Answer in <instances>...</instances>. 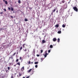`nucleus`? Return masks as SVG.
<instances>
[{"mask_svg":"<svg viewBox=\"0 0 78 78\" xmlns=\"http://www.w3.org/2000/svg\"><path fill=\"white\" fill-rule=\"evenodd\" d=\"M34 69H30L29 70H28L27 71V72L28 73H29L30 72H32V74H33V73H34Z\"/></svg>","mask_w":78,"mask_h":78,"instance_id":"1","label":"nucleus"},{"mask_svg":"<svg viewBox=\"0 0 78 78\" xmlns=\"http://www.w3.org/2000/svg\"><path fill=\"white\" fill-rule=\"evenodd\" d=\"M73 9H74V10L76 11V12H78V9H77V7H74L73 8Z\"/></svg>","mask_w":78,"mask_h":78,"instance_id":"2","label":"nucleus"},{"mask_svg":"<svg viewBox=\"0 0 78 78\" xmlns=\"http://www.w3.org/2000/svg\"><path fill=\"white\" fill-rule=\"evenodd\" d=\"M55 11H56V9H54L53 11L52 12L51 14V15L53 16V12H55Z\"/></svg>","mask_w":78,"mask_h":78,"instance_id":"3","label":"nucleus"},{"mask_svg":"<svg viewBox=\"0 0 78 78\" xmlns=\"http://www.w3.org/2000/svg\"><path fill=\"white\" fill-rule=\"evenodd\" d=\"M21 70L22 72H23V71L24 70V67L23 66V67L21 68Z\"/></svg>","mask_w":78,"mask_h":78,"instance_id":"4","label":"nucleus"},{"mask_svg":"<svg viewBox=\"0 0 78 78\" xmlns=\"http://www.w3.org/2000/svg\"><path fill=\"white\" fill-rule=\"evenodd\" d=\"M48 55V54H44V57L45 58H46L47 57V55Z\"/></svg>","mask_w":78,"mask_h":78,"instance_id":"5","label":"nucleus"},{"mask_svg":"<svg viewBox=\"0 0 78 78\" xmlns=\"http://www.w3.org/2000/svg\"><path fill=\"white\" fill-rule=\"evenodd\" d=\"M53 41H54V42H55V41H56V38H54L53 39Z\"/></svg>","mask_w":78,"mask_h":78,"instance_id":"6","label":"nucleus"},{"mask_svg":"<svg viewBox=\"0 0 78 78\" xmlns=\"http://www.w3.org/2000/svg\"><path fill=\"white\" fill-rule=\"evenodd\" d=\"M55 27H57V28H58L59 27V25L58 24H57L55 26Z\"/></svg>","mask_w":78,"mask_h":78,"instance_id":"7","label":"nucleus"},{"mask_svg":"<svg viewBox=\"0 0 78 78\" xmlns=\"http://www.w3.org/2000/svg\"><path fill=\"white\" fill-rule=\"evenodd\" d=\"M58 34H61V31L59 30V31H58Z\"/></svg>","mask_w":78,"mask_h":78,"instance_id":"8","label":"nucleus"},{"mask_svg":"<svg viewBox=\"0 0 78 78\" xmlns=\"http://www.w3.org/2000/svg\"><path fill=\"white\" fill-rule=\"evenodd\" d=\"M62 27L63 28H65V27H66V25L64 24H63L62 25Z\"/></svg>","mask_w":78,"mask_h":78,"instance_id":"9","label":"nucleus"},{"mask_svg":"<svg viewBox=\"0 0 78 78\" xmlns=\"http://www.w3.org/2000/svg\"><path fill=\"white\" fill-rule=\"evenodd\" d=\"M22 47H21L20 48V49L19 50L20 51H21L22 50Z\"/></svg>","mask_w":78,"mask_h":78,"instance_id":"10","label":"nucleus"},{"mask_svg":"<svg viewBox=\"0 0 78 78\" xmlns=\"http://www.w3.org/2000/svg\"><path fill=\"white\" fill-rule=\"evenodd\" d=\"M42 42L43 44H44L45 42V41L44 40H43Z\"/></svg>","mask_w":78,"mask_h":78,"instance_id":"11","label":"nucleus"},{"mask_svg":"<svg viewBox=\"0 0 78 78\" xmlns=\"http://www.w3.org/2000/svg\"><path fill=\"white\" fill-rule=\"evenodd\" d=\"M62 2L63 3H65V0H62Z\"/></svg>","mask_w":78,"mask_h":78,"instance_id":"12","label":"nucleus"},{"mask_svg":"<svg viewBox=\"0 0 78 78\" xmlns=\"http://www.w3.org/2000/svg\"><path fill=\"white\" fill-rule=\"evenodd\" d=\"M11 11H14V8H13L11 7Z\"/></svg>","mask_w":78,"mask_h":78,"instance_id":"13","label":"nucleus"},{"mask_svg":"<svg viewBox=\"0 0 78 78\" xmlns=\"http://www.w3.org/2000/svg\"><path fill=\"white\" fill-rule=\"evenodd\" d=\"M17 65H18V66H20V62H19L18 63H17Z\"/></svg>","mask_w":78,"mask_h":78,"instance_id":"14","label":"nucleus"},{"mask_svg":"<svg viewBox=\"0 0 78 78\" xmlns=\"http://www.w3.org/2000/svg\"><path fill=\"white\" fill-rule=\"evenodd\" d=\"M18 2V3L20 4V3H21V2H20V0H19Z\"/></svg>","mask_w":78,"mask_h":78,"instance_id":"15","label":"nucleus"},{"mask_svg":"<svg viewBox=\"0 0 78 78\" xmlns=\"http://www.w3.org/2000/svg\"><path fill=\"white\" fill-rule=\"evenodd\" d=\"M50 47L51 48H53V45H50Z\"/></svg>","mask_w":78,"mask_h":78,"instance_id":"16","label":"nucleus"},{"mask_svg":"<svg viewBox=\"0 0 78 78\" xmlns=\"http://www.w3.org/2000/svg\"><path fill=\"white\" fill-rule=\"evenodd\" d=\"M16 52H15L14 54H13V55H12V56H14V55H16Z\"/></svg>","mask_w":78,"mask_h":78,"instance_id":"17","label":"nucleus"},{"mask_svg":"<svg viewBox=\"0 0 78 78\" xmlns=\"http://www.w3.org/2000/svg\"><path fill=\"white\" fill-rule=\"evenodd\" d=\"M58 42H59V41H60V39H59V38H58Z\"/></svg>","mask_w":78,"mask_h":78,"instance_id":"18","label":"nucleus"},{"mask_svg":"<svg viewBox=\"0 0 78 78\" xmlns=\"http://www.w3.org/2000/svg\"><path fill=\"white\" fill-rule=\"evenodd\" d=\"M5 3L6 5H7V4H8V2H7V1H5Z\"/></svg>","mask_w":78,"mask_h":78,"instance_id":"19","label":"nucleus"},{"mask_svg":"<svg viewBox=\"0 0 78 78\" xmlns=\"http://www.w3.org/2000/svg\"><path fill=\"white\" fill-rule=\"evenodd\" d=\"M24 20L25 22H27V21H28V20L27 18H26Z\"/></svg>","mask_w":78,"mask_h":78,"instance_id":"20","label":"nucleus"},{"mask_svg":"<svg viewBox=\"0 0 78 78\" xmlns=\"http://www.w3.org/2000/svg\"><path fill=\"white\" fill-rule=\"evenodd\" d=\"M25 44H23V48H24L25 47Z\"/></svg>","mask_w":78,"mask_h":78,"instance_id":"21","label":"nucleus"},{"mask_svg":"<svg viewBox=\"0 0 78 78\" xmlns=\"http://www.w3.org/2000/svg\"><path fill=\"white\" fill-rule=\"evenodd\" d=\"M35 64H38V62H35L34 63Z\"/></svg>","mask_w":78,"mask_h":78,"instance_id":"22","label":"nucleus"},{"mask_svg":"<svg viewBox=\"0 0 78 78\" xmlns=\"http://www.w3.org/2000/svg\"><path fill=\"white\" fill-rule=\"evenodd\" d=\"M22 75V73H19V76H20Z\"/></svg>","mask_w":78,"mask_h":78,"instance_id":"23","label":"nucleus"},{"mask_svg":"<svg viewBox=\"0 0 78 78\" xmlns=\"http://www.w3.org/2000/svg\"><path fill=\"white\" fill-rule=\"evenodd\" d=\"M9 64H10V65H13V63H9Z\"/></svg>","mask_w":78,"mask_h":78,"instance_id":"24","label":"nucleus"},{"mask_svg":"<svg viewBox=\"0 0 78 78\" xmlns=\"http://www.w3.org/2000/svg\"><path fill=\"white\" fill-rule=\"evenodd\" d=\"M4 10L5 12H6V9H4Z\"/></svg>","mask_w":78,"mask_h":78,"instance_id":"25","label":"nucleus"},{"mask_svg":"<svg viewBox=\"0 0 78 78\" xmlns=\"http://www.w3.org/2000/svg\"><path fill=\"white\" fill-rule=\"evenodd\" d=\"M35 67H36V68H37V65H36L35 66Z\"/></svg>","mask_w":78,"mask_h":78,"instance_id":"26","label":"nucleus"},{"mask_svg":"<svg viewBox=\"0 0 78 78\" xmlns=\"http://www.w3.org/2000/svg\"><path fill=\"white\" fill-rule=\"evenodd\" d=\"M8 70H9L10 69V68H9V67H7Z\"/></svg>","mask_w":78,"mask_h":78,"instance_id":"27","label":"nucleus"},{"mask_svg":"<svg viewBox=\"0 0 78 78\" xmlns=\"http://www.w3.org/2000/svg\"><path fill=\"white\" fill-rule=\"evenodd\" d=\"M60 11H61V12H62V9H61L60 10Z\"/></svg>","mask_w":78,"mask_h":78,"instance_id":"28","label":"nucleus"},{"mask_svg":"<svg viewBox=\"0 0 78 78\" xmlns=\"http://www.w3.org/2000/svg\"><path fill=\"white\" fill-rule=\"evenodd\" d=\"M47 51H46L45 52V54H46V53H47Z\"/></svg>","mask_w":78,"mask_h":78,"instance_id":"29","label":"nucleus"},{"mask_svg":"<svg viewBox=\"0 0 78 78\" xmlns=\"http://www.w3.org/2000/svg\"><path fill=\"white\" fill-rule=\"evenodd\" d=\"M37 57H39V56H40V55H37Z\"/></svg>","mask_w":78,"mask_h":78,"instance_id":"30","label":"nucleus"},{"mask_svg":"<svg viewBox=\"0 0 78 78\" xmlns=\"http://www.w3.org/2000/svg\"><path fill=\"white\" fill-rule=\"evenodd\" d=\"M21 59H22V57H20V60H21Z\"/></svg>","mask_w":78,"mask_h":78,"instance_id":"31","label":"nucleus"},{"mask_svg":"<svg viewBox=\"0 0 78 78\" xmlns=\"http://www.w3.org/2000/svg\"><path fill=\"white\" fill-rule=\"evenodd\" d=\"M24 51L25 52H27V49H25L24 50Z\"/></svg>","mask_w":78,"mask_h":78,"instance_id":"32","label":"nucleus"},{"mask_svg":"<svg viewBox=\"0 0 78 78\" xmlns=\"http://www.w3.org/2000/svg\"><path fill=\"white\" fill-rule=\"evenodd\" d=\"M19 61V59H17L16 60V62H18Z\"/></svg>","mask_w":78,"mask_h":78,"instance_id":"33","label":"nucleus"},{"mask_svg":"<svg viewBox=\"0 0 78 78\" xmlns=\"http://www.w3.org/2000/svg\"><path fill=\"white\" fill-rule=\"evenodd\" d=\"M9 10H11V8L10 7L8 8Z\"/></svg>","mask_w":78,"mask_h":78,"instance_id":"34","label":"nucleus"},{"mask_svg":"<svg viewBox=\"0 0 78 78\" xmlns=\"http://www.w3.org/2000/svg\"><path fill=\"white\" fill-rule=\"evenodd\" d=\"M42 52H43V50H41V53H42Z\"/></svg>","mask_w":78,"mask_h":78,"instance_id":"35","label":"nucleus"},{"mask_svg":"<svg viewBox=\"0 0 78 78\" xmlns=\"http://www.w3.org/2000/svg\"><path fill=\"white\" fill-rule=\"evenodd\" d=\"M30 62L29 61L28 63V64H30Z\"/></svg>","mask_w":78,"mask_h":78,"instance_id":"36","label":"nucleus"},{"mask_svg":"<svg viewBox=\"0 0 78 78\" xmlns=\"http://www.w3.org/2000/svg\"><path fill=\"white\" fill-rule=\"evenodd\" d=\"M3 13V12H0V14H2Z\"/></svg>","mask_w":78,"mask_h":78,"instance_id":"37","label":"nucleus"},{"mask_svg":"<svg viewBox=\"0 0 78 78\" xmlns=\"http://www.w3.org/2000/svg\"><path fill=\"white\" fill-rule=\"evenodd\" d=\"M48 53H50V50H49L48 51Z\"/></svg>","mask_w":78,"mask_h":78,"instance_id":"38","label":"nucleus"},{"mask_svg":"<svg viewBox=\"0 0 78 78\" xmlns=\"http://www.w3.org/2000/svg\"><path fill=\"white\" fill-rule=\"evenodd\" d=\"M30 78V76H29L26 77V78Z\"/></svg>","mask_w":78,"mask_h":78,"instance_id":"39","label":"nucleus"},{"mask_svg":"<svg viewBox=\"0 0 78 78\" xmlns=\"http://www.w3.org/2000/svg\"><path fill=\"white\" fill-rule=\"evenodd\" d=\"M10 17H11V18H12H12H13V16H10Z\"/></svg>","mask_w":78,"mask_h":78,"instance_id":"40","label":"nucleus"},{"mask_svg":"<svg viewBox=\"0 0 78 78\" xmlns=\"http://www.w3.org/2000/svg\"><path fill=\"white\" fill-rule=\"evenodd\" d=\"M29 8L30 9V10H31V9H32V8L29 7Z\"/></svg>","mask_w":78,"mask_h":78,"instance_id":"41","label":"nucleus"},{"mask_svg":"<svg viewBox=\"0 0 78 78\" xmlns=\"http://www.w3.org/2000/svg\"><path fill=\"white\" fill-rule=\"evenodd\" d=\"M56 12L57 13H58V10H57V11H56Z\"/></svg>","mask_w":78,"mask_h":78,"instance_id":"42","label":"nucleus"},{"mask_svg":"<svg viewBox=\"0 0 78 78\" xmlns=\"http://www.w3.org/2000/svg\"><path fill=\"white\" fill-rule=\"evenodd\" d=\"M11 59H12V55H11Z\"/></svg>","mask_w":78,"mask_h":78,"instance_id":"43","label":"nucleus"},{"mask_svg":"<svg viewBox=\"0 0 78 78\" xmlns=\"http://www.w3.org/2000/svg\"><path fill=\"white\" fill-rule=\"evenodd\" d=\"M2 78H4V76H2Z\"/></svg>","mask_w":78,"mask_h":78,"instance_id":"44","label":"nucleus"},{"mask_svg":"<svg viewBox=\"0 0 78 78\" xmlns=\"http://www.w3.org/2000/svg\"><path fill=\"white\" fill-rule=\"evenodd\" d=\"M14 67H16V65H14Z\"/></svg>","mask_w":78,"mask_h":78,"instance_id":"45","label":"nucleus"},{"mask_svg":"<svg viewBox=\"0 0 78 78\" xmlns=\"http://www.w3.org/2000/svg\"><path fill=\"white\" fill-rule=\"evenodd\" d=\"M3 1L4 2H5V0H3Z\"/></svg>","mask_w":78,"mask_h":78,"instance_id":"46","label":"nucleus"},{"mask_svg":"<svg viewBox=\"0 0 78 78\" xmlns=\"http://www.w3.org/2000/svg\"><path fill=\"white\" fill-rule=\"evenodd\" d=\"M11 57H9V59H11Z\"/></svg>","mask_w":78,"mask_h":78,"instance_id":"47","label":"nucleus"},{"mask_svg":"<svg viewBox=\"0 0 78 78\" xmlns=\"http://www.w3.org/2000/svg\"><path fill=\"white\" fill-rule=\"evenodd\" d=\"M16 55H18V52H17Z\"/></svg>","mask_w":78,"mask_h":78,"instance_id":"48","label":"nucleus"},{"mask_svg":"<svg viewBox=\"0 0 78 78\" xmlns=\"http://www.w3.org/2000/svg\"><path fill=\"white\" fill-rule=\"evenodd\" d=\"M8 70H7L6 71V72H8Z\"/></svg>","mask_w":78,"mask_h":78,"instance_id":"49","label":"nucleus"},{"mask_svg":"<svg viewBox=\"0 0 78 78\" xmlns=\"http://www.w3.org/2000/svg\"><path fill=\"white\" fill-rule=\"evenodd\" d=\"M13 78V76H12L11 78Z\"/></svg>","mask_w":78,"mask_h":78,"instance_id":"50","label":"nucleus"},{"mask_svg":"<svg viewBox=\"0 0 78 78\" xmlns=\"http://www.w3.org/2000/svg\"><path fill=\"white\" fill-rule=\"evenodd\" d=\"M31 63H32V64H33V62H31Z\"/></svg>","mask_w":78,"mask_h":78,"instance_id":"51","label":"nucleus"},{"mask_svg":"<svg viewBox=\"0 0 78 78\" xmlns=\"http://www.w3.org/2000/svg\"><path fill=\"white\" fill-rule=\"evenodd\" d=\"M42 58H41V60H42Z\"/></svg>","mask_w":78,"mask_h":78,"instance_id":"52","label":"nucleus"},{"mask_svg":"<svg viewBox=\"0 0 78 78\" xmlns=\"http://www.w3.org/2000/svg\"><path fill=\"white\" fill-rule=\"evenodd\" d=\"M76 0V2H77V0Z\"/></svg>","mask_w":78,"mask_h":78,"instance_id":"53","label":"nucleus"},{"mask_svg":"<svg viewBox=\"0 0 78 78\" xmlns=\"http://www.w3.org/2000/svg\"><path fill=\"white\" fill-rule=\"evenodd\" d=\"M61 3H60V4H61Z\"/></svg>","mask_w":78,"mask_h":78,"instance_id":"54","label":"nucleus"},{"mask_svg":"<svg viewBox=\"0 0 78 78\" xmlns=\"http://www.w3.org/2000/svg\"><path fill=\"white\" fill-rule=\"evenodd\" d=\"M2 29H1V30H2Z\"/></svg>","mask_w":78,"mask_h":78,"instance_id":"55","label":"nucleus"}]
</instances>
